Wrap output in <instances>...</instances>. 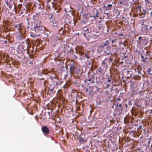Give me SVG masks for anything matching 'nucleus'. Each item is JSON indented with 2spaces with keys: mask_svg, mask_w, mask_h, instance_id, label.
Instances as JSON below:
<instances>
[{
  "mask_svg": "<svg viewBox=\"0 0 152 152\" xmlns=\"http://www.w3.org/2000/svg\"><path fill=\"white\" fill-rule=\"evenodd\" d=\"M43 28V25L40 21H36L34 22V24L31 28L32 30L34 31L36 33L41 32Z\"/></svg>",
  "mask_w": 152,
  "mask_h": 152,
  "instance_id": "nucleus-1",
  "label": "nucleus"
},
{
  "mask_svg": "<svg viewBox=\"0 0 152 152\" xmlns=\"http://www.w3.org/2000/svg\"><path fill=\"white\" fill-rule=\"evenodd\" d=\"M112 61V58L111 56L109 58L106 57L102 62V66L106 69L108 68V64H110Z\"/></svg>",
  "mask_w": 152,
  "mask_h": 152,
  "instance_id": "nucleus-2",
  "label": "nucleus"
},
{
  "mask_svg": "<svg viewBox=\"0 0 152 152\" xmlns=\"http://www.w3.org/2000/svg\"><path fill=\"white\" fill-rule=\"evenodd\" d=\"M99 23L98 24L99 29L101 30V31L103 32V34L105 35L108 32V29L107 27H105L104 25L101 23L100 20L99 21Z\"/></svg>",
  "mask_w": 152,
  "mask_h": 152,
  "instance_id": "nucleus-3",
  "label": "nucleus"
},
{
  "mask_svg": "<svg viewBox=\"0 0 152 152\" xmlns=\"http://www.w3.org/2000/svg\"><path fill=\"white\" fill-rule=\"evenodd\" d=\"M135 73V75L137 77V78L140 79L142 75L141 72L140 67L139 66H135L134 68Z\"/></svg>",
  "mask_w": 152,
  "mask_h": 152,
  "instance_id": "nucleus-4",
  "label": "nucleus"
},
{
  "mask_svg": "<svg viewBox=\"0 0 152 152\" xmlns=\"http://www.w3.org/2000/svg\"><path fill=\"white\" fill-rule=\"evenodd\" d=\"M146 22H145L143 23L142 24V26L141 28V31H142V32L144 33H146L148 31V24H146L145 23Z\"/></svg>",
  "mask_w": 152,
  "mask_h": 152,
  "instance_id": "nucleus-5",
  "label": "nucleus"
},
{
  "mask_svg": "<svg viewBox=\"0 0 152 152\" xmlns=\"http://www.w3.org/2000/svg\"><path fill=\"white\" fill-rule=\"evenodd\" d=\"M53 25L57 27L58 28H60L58 30L59 31H61L63 29V28L64 27V25L62 24L61 22L60 21L59 23H57V24L56 22L55 23H53Z\"/></svg>",
  "mask_w": 152,
  "mask_h": 152,
  "instance_id": "nucleus-6",
  "label": "nucleus"
},
{
  "mask_svg": "<svg viewBox=\"0 0 152 152\" xmlns=\"http://www.w3.org/2000/svg\"><path fill=\"white\" fill-rule=\"evenodd\" d=\"M123 108L122 107L121 103H120L119 104H118L116 105V108H115V110L116 109L117 112H118L119 114H121L123 111Z\"/></svg>",
  "mask_w": 152,
  "mask_h": 152,
  "instance_id": "nucleus-7",
  "label": "nucleus"
},
{
  "mask_svg": "<svg viewBox=\"0 0 152 152\" xmlns=\"http://www.w3.org/2000/svg\"><path fill=\"white\" fill-rule=\"evenodd\" d=\"M50 78L52 80L54 79L56 80L55 81L56 85L57 86H59L62 83V82L60 80L56 79V76L55 75H54V76H50Z\"/></svg>",
  "mask_w": 152,
  "mask_h": 152,
  "instance_id": "nucleus-8",
  "label": "nucleus"
},
{
  "mask_svg": "<svg viewBox=\"0 0 152 152\" xmlns=\"http://www.w3.org/2000/svg\"><path fill=\"white\" fill-rule=\"evenodd\" d=\"M41 129L44 134H47L50 133L49 129L46 126H43Z\"/></svg>",
  "mask_w": 152,
  "mask_h": 152,
  "instance_id": "nucleus-9",
  "label": "nucleus"
},
{
  "mask_svg": "<svg viewBox=\"0 0 152 152\" xmlns=\"http://www.w3.org/2000/svg\"><path fill=\"white\" fill-rule=\"evenodd\" d=\"M69 66L70 69L69 73L70 74L72 75L75 72V66L73 64H70Z\"/></svg>",
  "mask_w": 152,
  "mask_h": 152,
  "instance_id": "nucleus-10",
  "label": "nucleus"
},
{
  "mask_svg": "<svg viewBox=\"0 0 152 152\" xmlns=\"http://www.w3.org/2000/svg\"><path fill=\"white\" fill-rule=\"evenodd\" d=\"M29 43L27 41H26L25 43H23V45L22 46V48L24 50H27V53L29 54V51L28 50V46Z\"/></svg>",
  "mask_w": 152,
  "mask_h": 152,
  "instance_id": "nucleus-11",
  "label": "nucleus"
},
{
  "mask_svg": "<svg viewBox=\"0 0 152 152\" xmlns=\"http://www.w3.org/2000/svg\"><path fill=\"white\" fill-rule=\"evenodd\" d=\"M92 16L95 18L96 17L98 16V12L96 8L93 9L92 11Z\"/></svg>",
  "mask_w": 152,
  "mask_h": 152,
  "instance_id": "nucleus-12",
  "label": "nucleus"
},
{
  "mask_svg": "<svg viewBox=\"0 0 152 152\" xmlns=\"http://www.w3.org/2000/svg\"><path fill=\"white\" fill-rule=\"evenodd\" d=\"M6 3L7 6L10 8H11L12 7L14 4L13 2L11 0H7L6 1Z\"/></svg>",
  "mask_w": 152,
  "mask_h": 152,
  "instance_id": "nucleus-13",
  "label": "nucleus"
},
{
  "mask_svg": "<svg viewBox=\"0 0 152 152\" xmlns=\"http://www.w3.org/2000/svg\"><path fill=\"white\" fill-rule=\"evenodd\" d=\"M107 81L110 83V84H113V79L111 75L107 77Z\"/></svg>",
  "mask_w": 152,
  "mask_h": 152,
  "instance_id": "nucleus-14",
  "label": "nucleus"
},
{
  "mask_svg": "<svg viewBox=\"0 0 152 152\" xmlns=\"http://www.w3.org/2000/svg\"><path fill=\"white\" fill-rule=\"evenodd\" d=\"M96 72L99 75L104 74L103 69L102 68L99 67L96 70Z\"/></svg>",
  "mask_w": 152,
  "mask_h": 152,
  "instance_id": "nucleus-15",
  "label": "nucleus"
},
{
  "mask_svg": "<svg viewBox=\"0 0 152 152\" xmlns=\"http://www.w3.org/2000/svg\"><path fill=\"white\" fill-rule=\"evenodd\" d=\"M109 40H107L104 44H102L100 45V47L102 48H104L105 46H109Z\"/></svg>",
  "mask_w": 152,
  "mask_h": 152,
  "instance_id": "nucleus-16",
  "label": "nucleus"
},
{
  "mask_svg": "<svg viewBox=\"0 0 152 152\" xmlns=\"http://www.w3.org/2000/svg\"><path fill=\"white\" fill-rule=\"evenodd\" d=\"M33 19L34 20V22L36 21H39L38 20V19L39 18V15L37 13H36L35 14L33 15L32 16Z\"/></svg>",
  "mask_w": 152,
  "mask_h": 152,
  "instance_id": "nucleus-17",
  "label": "nucleus"
},
{
  "mask_svg": "<svg viewBox=\"0 0 152 152\" xmlns=\"http://www.w3.org/2000/svg\"><path fill=\"white\" fill-rule=\"evenodd\" d=\"M37 9H38L39 10L42 11L44 9V7L42 5H41L40 4L39 5H37L35 7Z\"/></svg>",
  "mask_w": 152,
  "mask_h": 152,
  "instance_id": "nucleus-18",
  "label": "nucleus"
},
{
  "mask_svg": "<svg viewBox=\"0 0 152 152\" xmlns=\"http://www.w3.org/2000/svg\"><path fill=\"white\" fill-rule=\"evenodd\" d=\"M67 69V66H66L65 67H64L63 66H62L61 69V74L63 73L64 72H66V70Z\"/></svg>",
  "mask_w": 152,
  "mask_h": 152,
  "instance_id": "nucleus-19",
  "label": "nucleus"
},
{
  "mask_svg": "<svg viewBox=\"0 0 152 152\" xmlns=\"http://www.w3.org/2000/svg\"><path fill=\"white\" fill-rule=\"evenodd\" d=\"M15 28H17L18 29H19L22 26L21 23H18L17 24H15L14 26Z\"/></svg>",
  "mask_w": 152,
  "mask_h": 152,
  "instance_id": "nucleus-20",
  "label": "nucleus"
},
{
  "mask_svg": "<svg viewBox=\"0 0 152 152\" xmlns=\"http://www.w3.org/2000/svg\"><path fill=\"white\" fill-rule=\"evenodd\" d=\"M94 77L91 78H88V81L89 82V83H88V84H90L93 83H95Z\"/></svg>",
  "mask_w": 152,
  "mask_h": 152,
  "instance_id": "nucleus-21",
  "label": "nucleus"
},
{
  "mask_svg": "<svg viewBox=\"0 0 152 152\" xmlns=\"http://www.w3.org/2000/svg\"><path fill=\"white\" fill-rule=\"evenodd\" d=\"M34 6L35 7L37 5H39L40 4V2L39 0H34Z\"/></svg>",
  "mask_w": 152,
  "mask_h": 152,
  "instance_id": "nucleus-22",
  "label": "nucleus"
},
{
  "mask_svg": "<svg viewBox=\"0 0 152 152\" xmlns=\"http://www.w3.org/2000/svg\"><path fill=\"white\" fill-rule=\"evenodd\" d=\"M112 4H109L107 5V6H105V7L106 8V10H111L112 7Z\"/></svg>",
  "mask_w": 152,
  "mask_h": 152,
  "instance_id": "nucleus-23",
  "label": "nucleus"
},
{
  "mask_svg": "<svg viewBox=\"0 0 152 152\" xmlns=\"http://www.w3.org/2000/svg\"><path fill=\"white\" fill-rule=\"evenodd\" d=\"M147 72L150 75H152V69L151 68L149 67L148 68Z\"/></svg>",
  "mask_w": 152,
  "mask_h": 152,
  "instance_id": "nucleus-24",
  "label": "nucleus"
},
{
  "mask_svg": "<svg viewBox=\"0 0 152 152\" xmlns=\"http://www.w3.org/2000/svg\"><path fill=\"white\" fill-rule=\"evenodd\" d=\"M142 11L143 12H141V14L142 15H145L146 13L148 11V10L147 9H143Z\"/></svg>",
  "mask_w": 152,
  "mask_h": 152,
  "instance_id": "nucleus-25",
  "label": "nucleus"
},
{
  "mask_svg": "<svg viewBox=\"0 0 152 152\" xmlns=\"http://www.w3.org/2000/svg\"><path fill=\"white\" fill-rule=\"evenodd\" d=\"M79 141L81 143H83L87 142L86 140L84 139L83 138L80 137L78 138Z\"/></svg>",
  "mask_w": 152,
  "mask_h": 152,
  "instance_id": "nucleus-26",
  "label": "nucleus"
},
{
  "mask_svg": "<svg viewBox=\"0 0 152 152\" xmlns=\"http://www.w3.org/2000/svg\"><path fill=\"white\" fill-rule=\"evenodd\" d=\"M99 37V35L96 34H94L92 35V38L94 39H97Z\"/></svg>",
  "mask_w": 152,
  "mask_h": 152,
  "instance_id": "nucleus-27",
  "label": "nucleus"
},
{
  "mask_svg": "<svg viewBox=\"0 0 152 152\" xmlns=\"http://www.w3.org/2000/svg\"><path fill=\"white\" fill-rule=\"evenodd\" d=\"M65 11L67 13L69 12L70 14L72 15V12L71 10H69L66 9H65Z\"/></svg>",
  "mask_w": 152,
  "mask_h": 152,
  "instance_id": "nucleus-28",
  "label": "nucleus"
},
{
  "mask_svg": "<svg viewBox=\"0 0 152 152\" xmlns=\"http://www.w3.org/2000/svg\"><path fill=\"white\" fill-rule=\"evenodd\" d=\"M24 38V36H23V35H19V39H22L23 38Z\"/></svg>",
  "mask_w": 152,
  "mask_h": 152,
  "instance_id": "nucleus-29",
  "label": "nucleus"
},
{
  "mask_svg": "<svg viewBox=\"0 0 152 152\" xmlns=\"http://www.w3.org/2000/svg\"><path fill=\"white\" fill-rule=\"evenodd\" d=\"M145 1L148 3L152 4V0H145Z\"/></svg>",
  "mask_w": 152,
  "mask_h": 152,
  "instance_id": "nucleus-30",
  "label": "nucleus"
},
{
  "mask_svg": "<svg viewBox=\"0 0 152 152\" xmlns=\"http://www.w3.org/2000/svg\"><path fill=\"white\" fill-rule=\"evenodd\" d=\"M105 47H106V49L107 50H110V47L109 46H106Z\"/></svg>",
  "mask_w": 152,
  "mask_h": 152,
  "instance_id": "nucleus-31",
  "label": "nucleus"
},
{
  "mask_svg": "<svg viewBox=\"0 0 152 152\" xmlns=\"http://www.w3.org/2000/svg\"><path fill=\"white\" fill-rule=\"evenodd\" d=\"M105 93L106 95H108L110 94L109 91L108 90L106 91L105 92Z\"/></svg>",
  "mask_w": 152,
  "mask_h": 152,
  "instance_id": "nucleus-32",
  "label": "nucleus"
},
{
  "mask_svg": "<svg viewBox=\"0 0 152 152\" xmlns=\"http://www.w3.org/2000/svg\"><path fill=\"white\" fill-rule=\"evenodd\" d=\"M145 95V91H142L140 95L142 96H143Z\"/></svg>",
  "mask_w": 152,
  "mask_h": 152,
  "instance_id": "nucleus-33",
  "label": "nucleus"
},
{
  "mask_svg": "<svg viewBox=\"0 0 152 152\" xmlns=\"http://www.w3.org/2000/svg\"><path fill=\"white\" fill-rule=\"evenodd\" d=\"M142 38V37H140L138 38V39L140 41V42H142V39H141Z\"/></svg>",
  "mask_w": 152,
  "mask_h": 152,
  "instance_id": "nucleus-34",
  "label": "nucleus"
},
{
  "mask_svg": "<svg viewBox=\"0 0 152 152\" xmlns=\"http://www.w3.org/2000/svg\"><path fill=\"white\" fill-rule=\"evenodd\" d=\"M95 87L96 88V89L97 91H99V88H98L96 86H95Z\"/></svg>",
  "mask_w": 152,
  "mask_h": 152,
  "instance_id": "nucleus-35",
  "label": "nucleus"
},
{
  "mask_svg": "<svg viewBox=\"0 0 152 152\" xmlns=\"http://www.w3.org/2000/svg\"><path fill=\"white\" fill-rule=\"evenodd\" d=\"M110 86V85L109 84H107L106 85V88H108Z\"/></svg>",
  "mask_w": 152,
  "mask_h": 152,
  "instance_id": "nucleus-36",
  "label": "nucleus"
},
{
  "mask_svg": "<svg viewBox=\"0 0 152 152\" xmlns=\"http://www.w3.org/2000/svg\"><path fill=\"white\" fill-rule=\"evenodd\" d=\"M124 42H121L119 43V44H123V45H124Z\"/></svg>",
  "mask_w": 152,
  "mask_h": 152,
  "instance_id": "nucleus-37",
  "label": "nucleus"
},
{
  "mask_svg": "<svg viewBox=\"0 0 152 152\" xmlns=\"http://www.w3.org/2000/svg\"><path fill=\"white\" fill-rule=\"evenodd\" d=\"M67 76V74H65L64 75V77L65 78Z\"/></svg>",
  "mask_w": 152,
  "mask_h": 152,
  "instance_id": "nucleus-38",
  "label": "nucleus"
},
{
  "mask_svg": "<svg viewBox=\"0 0 152 152\" xmlns=\"http://www.w3.org/2000/svg\"><path fill=\"white\" fill-rule=\"evenodd\" d=\"M115 40H113V39H112V40H111V41H112V44H113V43L115 41Z\"/></svg>",
  "mask_w": 152,
  "mask_h": 152,
  "instance_id": "nucleus-39",
  "label": "nucleus"
},
{
  "mask_svg": "<svg viewBox=\"0 0 152 152\" xmlns=\"http://www.w3.org/2000/svg\"><path fill=\"white\" fill-rule=\"evenodd\" d=\"M53 88H52L51 89H50V91L51 92H53Z\"/></svg>",
  "mask_w": 152,
  "mask_h": 152,
  "instance_id": "nucleus-40",
  "label": "nucleus"
},
{
  "mask_svg": "<svg viewBox=\"0 0 152 152\" xmlns=\"http://www.w3.org/2000/svg\"><path fill=\"white\" fill-rule=\"evenodd\" d=\"M146 53L148 55H150V52L148 51H147L146 52Z\"/></svg>",
  "mask_w": 152,
  "mask_h": 152,
  "instance_id": "nucleus-41",
  "label": "nucleus"
},
{
  "mask_svg": "<svg viewBox=\"0 0 152 152\" xmlns=\"http://www.w3.org/2000/svg\"><path fill=\"white\" fill-rule=\"evenodd\" d=\"M88 81V79H86L84 80L85 83H87Z\"/></svg>",
  "mask_w": 152,
  "mask_h": 152,
  "instance_id": "nucleus-42",
  "label": "nucleus"
},
{
  "mask_svg": "<svg viewBox=\"0 0 152 152\" xmlns=\"http://www.w3.org/2000/svg\"><path fill=\"white\" fill-rule=\"evenodd\" d=\"M152 25L149 28V29L150 30H152Z\"/></svg>",
  "mask_w": 152,
  "mask_h": 152,
  "instance_id": "nucleus-43",
  "label": "nucleus"
},
{
  "mask_svg": "<svg viewBox=\"0 0 152 152\" xmlns=\"http://www.w3.org/2000/svg\"><path fill=\"white\" fill-rule=\"evenodd\" d=\"M83 35L84 37H86V33H84L83 34Z\"/></svg>",
  "mask_w": 152,
  "mask_h": 152,
  "instance_id": "nucleus-44",
  "label": "nucleus"
},
{
  "mask_svg": "<svg viewBox=\"0 0 152 152\" xmlns=\"http://www.w3.org/2000/svg\"><path fill=\"white\" fill-rule=\"evenodd\" d=\"M139 129H142V126H139Z\"/></svg>",
  "mask_w": 152,
  "mask_h": 152,
  "instance_id": "nucleus-45",
  "label": "nucleus"
},
{
  "mask_svg": "<svg viewBox=\"0 0 152 152\" xmlns=\"http://www.w3.org/2000/svg\"><path fill=\"white\" fill-rule=\"evenodd\" d=\"M26 0H24L25 1H26ZM20 2H23V0H20Z\"/></svg>",
  "mask_w": 152,
  "mask_h": 152,
  "instance_id": "nucleus-46",
  "label": "nucleus"
},
{
  "mask_svg": "<svg viewBox=\"0 0 152 152\" xmlns=\"http://www.w3.org/2000/svg\"><path fill=\"white\" fill-rule=\"evenodd\" d=\"M50 1H51V0H48L47 1V2L48 3Z\"/></svg>",
  "mask_w": 152,
  "mask_h": 152,
  "instance_id": "nucleus-47",
  "label": "nucleus"
},
{
  "mask_svg": "<svg viewBox=\"0 0 152 152\" xmlns=\"http://www.w3.org/2000/svg\"><path fill=\"white\" fill-rule=\"evenodd\" d=\"M4 42L5 43L7 44V40H5Z\"/></svg>",
  "mask_w": 152,
  "mask_h": 152,
  "instance_id": "nucleus-48",
  "label": "nucleus"
},
{
  "mask_svg": "<svg viewBox=\"0 0 152 152\" xmlns=\"http://www.w3.org/2000/svg\"><path fill=\"white\" fill-rule=\"evenodd\" d=\"M107 54H111V55L112 53H107Z\"/></svg>",
  "mask_w": 152,
  "mask_h": 152,
  "instance_id": "nucleus-49",
  "label": "nucleus"
},
{
  "mask_svg": "<svg viewBox=\"0 0 152 152\" xmlns=\"http://www.w3.org/2000/svg\"><path fill=\"white\" fill-rule=\"evenodd\" d=\"M142 92V91H140L139 92V94H140Z\"/></svg>",
  "mask_w": 152,
  "mask_h": 152,
  "instance_id": "nucleus-50",
  "label": "nucleus"
},
{
  "mask_svg": "<svg viewBox=\"0 0 152 152\" xmlns=\"http://www.w3.org/2000/svg\"><path fill=\"white\" fill-rule=\"evenodd\" d=\"M86 30L87 31H89V29L88 28H87L86 29Z\"/></svg>",
  "mask_w": 152,
  "mask_h": 152,
  "instance_id": "nucleus-51",
  "label": "nucleus"
},
{
  "mask_svg": "<svg viewBox=\"0 0 152 152\" xmlns=\"http://www.w3.org/2000/svg\"><path fill=\"white\" fill-rule=\"evenodd\" d=\"M86 91H87V92H88V88H87V89H86Z\"/></svg>",
  "mask_w": 152,
  "mask_h": 152,
  "instance_id": "nucleus-52",
  "label": "nucleus"
},
{
  "mask_svg": "<svg viewBox=\"0 0 152 152\" xmlns=\"http://www.w3.org/2000/svg\"><path fill=\"white\" fill-rule=\"evenodd\" d=\"M31 36H32V37H35V35H34V36H33V35H31Z\"/></svg>",
  "mask_w": 152,
  "mask_h": 152,
  "instance_id": "nucleus-53",
  "label": "nucleus"
},
{
  "mask_svg": "<svg viewBox=\"0 0 152 152\" xmlns=\"http://www.w3.org/2000/svg\"><path fill=\"white\" fill-rule=\"evenodd\" d=\"M151 113L152 114V110H151Z\"/></svg>",
  "mask_w": 152,
  "mask_h": 152,
  "instance_id": "nucleus-54",
  "label": "nucleus"
},
{
  "mask_svg": "<svg viewBox=\"0 0 152 152\" xmlns=\"http://www.w3.org/2000/svg\"><path fill=\"white\" fill-rule=\"evenodd\" d=\"M151 16L152 17V12H151Z\"/></svg>",
  "mask_w": 152,
  "mask_h": 152,
  "instance_id": "nucleus-55",
  "label": "nucleus"
},
{
  "mask_svg": "<svg viewBox=\"0 0 152 152\" xmlns=\"http://www.w3.org/2000/svg\"><path fill=\"white\" fill-rule=\"evenodd\" d=\"M113 87H112V88H111L110 89V91H112V90H113Z\"/></svg>",
  "mask_w": 152,
  "mask_h": 152,
  "instance_id": "nucleus-56",
  "label": "nucleus"
},
{
  "mask_svg": "<svg viewBox=\"0 0 152 152\" xmlns=\"http://www.w3.org/2000/svg\"><path fill=\"white\" fill-rule=\"evenodd\" d=\"M141 58H143V56H142V55H141Z\"/></svg>",
  "mask_w": 152,
  "mask_h": 152,
  "instance_id": "nucleus-57",
  "label": "nucleus"
},
{
  "mask_svg": "<svg viewBox=\"0 0 152 152\" xmlns=\"http://www.w3.org/2000/svg\"><path fill=\"white\" fill-rule=\"evenodd\" d=\"M53 17V15H52L50 17V19H51V18Z\"/></svg>",
  "mask_w": 152,
  "mask_h": 152,
  "instance_id": "nucleus-58",
  "label": "nucleus"
},
{
  "mask_svg": "<svg viewBox=\"0 0 152 152\" xmlns=\"http://www.w3.org/2000/svg\"><path fill=\"white\" fill-rule=\"evenodd\" d=\"M138 44H139V45H140V42H139Z\"/></svg>",
  "mask_w": 152,
  "mask_h": 152,
  "instance_id": "nucleus-59",
  "label": "nucleus"
},
{
  "mask_svg": "<svg viewBox=\"0 0 152 152\" xmlns=\"http://www.w3.org/2000/svg\"><path fill=\"white\" fill-rule=\"evenodd\" d=\"M113 107H114V106H113H113H112V108H113Z\"/></svg>",
  "mask_w": 152,
  "mask_h": 152,
  "instance_id": "nucleus-60",
  "label": "nucleus"
},
{
  "mask_svg": "<svg viewBox=\"0 0 152 152\" xmlns=\"http://www.w3.org/2000/svg\"><path fill=\"white\" fill-rule=\"evenodd\" d=\"M125 106H127V104H125Z\"/></svg>",
  "mask_w": 152,
  "mask_h": 152,
  "instance_id": "nucleus-61",
  "label": "nucleus"
},
{
  "mask_svg": "<svg viewBox=\"0 0 152 152\" xmlns=\"http://www.w3.org/2000/svg\"><path fill=\"white\" fill-rule=\"evenodd\" d=\"M120 36H123V34H121V35H120Z\"/></svg>",
  "mask_w": 152,
  "mask_h": 152,
  "instance_id": "nucleus-62",
  "label": "nucleus"
},
{
  "mask_svg": "<svg viewBox=\"0 0 152 152\" xmlns=\"http://www.w3.org/2000/svg\"><path fill=\"white\" fill-rule=\"evenodd\" d=\"M120 98H119V99H118V100H120Z\"/></svg>",
  "mask_w": 152,
  "mask_h": 152,
  "instance_id": "nucleus-63",
  "label": "nucleus"
},
{
  "mask_svg": "<svg viewBox=\"0 0 152 152\" xmlns=\"http://www.w3.org/2000/svg\"><path fill=\"white\" fill-rule=\"evenodd\" d=\"M64 29H63V32H64Z\"/></svg>",
  "mask_w": 152,
  "mask_h": 152,
  "instance_id": "nucleus-64",
  "label": "nucleus"
}]
</instances>
